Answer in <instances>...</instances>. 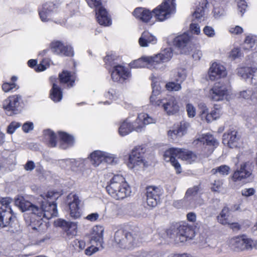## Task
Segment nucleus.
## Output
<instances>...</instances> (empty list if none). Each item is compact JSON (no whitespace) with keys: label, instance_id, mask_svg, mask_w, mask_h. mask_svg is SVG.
Returning a JSON list of instances; mask_svg holds the SVG:
<instances>
[{"label":"nucleus","instance_id":"obj_1","mask_svg":"<svg viewBox=\"0 0 257 257\" xmlns=\"http://www.w3.org/2000/svg\"><path fill=\"white\" fill-rule=\"evenodd\" d=\"M59 195L58 192L53 191L42 195L44 200L41 201L40 206L25 200L23 196H18L15 199V205L22 212L29 211L38 217L50 218L56 216L58 214L57 204L53 200H56Z\"/></svg>","mask_w":257,"mask_h":257},{"label":"nucleus","instance_id":"obj_2","mask_svg":"<svg viewBox=\"0 0 257 257\" xmlns=\"http://www.w3.org/2000/svg\"><path fill=\"white\" fill-rule=\"evenodd\" d=\"M175 0H164L162 4L154 10L153 12L142 8H136L133 12L134 16L144 22H148L154 15L157 19L163 21L168 19L170 14L175 12Z\"/></svg>","mask_w":257,"mask_h":257},{"label":"nucleus","instance_id":"obj_3","mask_svg":"<svg viewBox=\"0 0 257 257\" xmlns=\"http://www.w3.org/2000/svg\"><path fill=\"white\" fill-rule=\"evenodd\" d=\"M114 242L120 248L131 250L141 241V232L137 227L117 230L114 235Z\"/></svg>","mask_w":257,"mask_h":257},{"label":"nucleus","instance_id":"obj_4","mask_svg":"<svg viewBox=\"0 0 257 257\" xmlns=\"http://www.w3.org/2000/svg\"><path fill=\"white\" fill-rule=\"evenodd\" d=\"M107 193L116 200L125 198L131 193L130 187L121 175H116L106 187Z\"/></svg>","mask_w":257,"mask_h":257},{"label":"nucleus","instance_id":"obj_5","mask_svg":"<svg viewBox=\"0 0 257 257\" xmlns=\"http://www.w3.org/2000/svg\"><path fill=\"white\" fill-rule=\"evenodd\" d=\"M167 234L176 243L184 242L187 239H192L195 236V231L191 227L180 225L177 228L173 227L168 229Z\"/></svg>","mask_w":257,"mask_h":257},{"label":"nucleus","instance_id":"obj_6","mask_svg":"<svg viewBox=\"0 0 257 257\" xmlns=\"http://www.w3.org/2000/svg\"><path fill=\"white\" fill-rule=\"evenodd\" d=\"M158 103L154 106H162L168 115H173L177 113L179 106L175 97L169 96L167 98L157 99Z\"/></svg>","mask_w":257,"mask_h":257},{"label":"nucleus","instance_id":"obj_7","mask_svg":"<svg viewBox=\"0 0 257 257\" xmlns=\"http://www.w3.org/2000/svg\"><path fill=\"white\" fill-rule=\"evenodd\" d=\"M90 2L95 7V13L98 23L104 26L111 25V19L108 17L106 9L101 6V0H90Z\"/></svg>","mask_w":257,"mask_h":257},{"label":"nucleus","instance_id":"obj_8","mask_svg":"<svg viewBox=\"0 0 257 257\" xmlns=\"http://www.w3.org/2000/svg\"><path fill=\"white\" fill-rule=\"evenodd\" d=\"M173 44L179 49L181 54H187L192 49L191 37L186 33L176 37L174 39Z\"/></svg>","mask_w":257,"mask_h":257},{"label":"nucleus","instance_id":"obj_9","mask_svg":"<svg viewBox=\"0 0 257 257\" xmlns=\"http://www.w3.org/2000/svg\"><path fill=\"white\" fill-rule=\"evenodd\" d=\"M21 98V95H13L10 96L4 101L3 108L7 111L8 115L17 114L20 111L21 109L19 107L20 100Z\"/></svg>","mask_w":257,"mask_h":257},{"label":"nucleus","instance_id":"obj_10","mask_svg":"<svg viewBox=\"0 0 257 257\" xmlns=\"http://www.w3.org/2000/svg\"><path fill=\"white\" fill-rule=\"evenodd\" d=\"M227 89L226 85L222 80L214 83L209 91V97L214 101L222 100L226 95Z\"/></svg>","mask_w":257,"mask_h":257},{"label":"nucleus","instance_id":"obj_11","mask_svg":"<svg viewBox=\"0 0 257 257\" xmlns=\"http://www.w3.org/2000/svg\"><path fill=\"white\" fill-rule=\"evenodd\" d=\"M231 247L236 251L252 248L251 240L245 235L237 236L230 240Z\"/></svg>","mask_w":257,"mask_h":257},{"label":"nucleus","instance_id":"obj_12","mask_svg":"<svg viewBox=\"0 0 257 257\" xmlns=\"http://www.w3.org/2000/svg\"><path fill=\"white\" fill-rule=\"evenodd\" d=\"M56 226L61 227L68 238L75 236L77 232V222L67 221L63 219H58L55 221Z\"/></svg>","mask_w":257,"mask_h":257},{"label":"nucleus","instance_id":"obj_13","mask_svg":"<svg viewBox=\"0 0 257 257\" xmlns=\"http://www.w3.org/2000/svg\"><path fill=\"white\" fill-rule=\"evenodd\" d=\"M240 136L234 129H230L222 136V143L230 148H236L239 145Z\"/></svg>","mask_w":257,"mask_h":257},{"label":"nucleus","instance_id":"obj_14","mask_svg":"<svg viewBox=\"0 0 257 257\" xmlns=\"http://www.w3.org/2000/svg\"><path fill=\"white\" fill-rule=\"evenodd\" d=\"M160 189L155 186H149L146 188V202L147 205L151 208L156 207L160 202Z\"/></svg>","mask_w":257,"mask_h":257},{"label":"nucleus","instance_id":"obj_15","mask_svg":"<svg viewBox=\"0 0 257 257\" xmlns=\"http://www.w3.org/2000/svg\"><path fill=\"white\" fill-rule=\"evenodd\" d=\"M144 152L143 148H135L132 150L131 154L130 155L128 166L130 168H133L136 166H139L143 164L145 166L144 160L143 159Z\"/></svg>","mask_w":257,"mask_h":257},{"label":"nucleus","instance_id":"obj_16","mask_svg":"<svg viewBox=\"0 0 257 257\" xmlns=\"http://www.w3.org/2000/svg\"><path fill=\"white\" fill-rule=\"evenodd\" d=\"M257 70L256 68L246 67L239 68L237 71V74L244 79H247L250 78V82L251 83L255 84L256 86L252 93V96L253 97H257V82H254L253 76H254V73H255Z\"/></svg>","mask_w":257,"mask_h":257},{"label":"nucleus","instance_id":"obj_17","mask_svg":"<svg viewBox=\"0 0 257 257\" xmlns=\"http://www.w3.org/2000/svg\"><path fill=\"white\" fill-rule=\"evenodd\" d=\"M51 48L53 52L65 56L71 57L74 55L73 49L70 46H65L60 41L53 42L51 44Z\"/></svg>","mask_w":257,"mask_h":257},{"label":"nucleus","instance_id":"obj_18","mask_svg":"<svg viewBox=\"0 0 257 257\" xmlns=\"http://www.w3.org/2000/svg\"><path fill=\"white\" fill-rule=\"evenodd\" d=\"M226 75L225 67L219 64L214 63L208 71V76L211 80L223 77Z\"/></svg>","mask_w":257,"mask_h":257},{"label":"nucleus","instance_id":"obj_19","mask_svg":"<svg viewBox=\"0 0 257 257\" xmlns=\"http://www.w3.org/2000/svg\"><path fill=\"white\" fill-rule=\"evenodd\" d=\"M247 163H244L240 164L239 168L234 172L232 178L233 181H241L247 179L251 175V172L247 168Z\"/></svg>","mask_w":257,"mask_h":257},{"label":"nucleus","instance_id":"obj_20","mask_svg":"<svg viewBox=\"0 0 257 257\" xmlns=\"http://www.w3.org/2000/svg\"><path fill=\"white\" fill-rule=\"evenodd\" d=\"M137 121L131 123L126 119L120 125L119 128V133L121 136H125L133 131L137 132H141L143 130V126L141 125H137Z\"/></svg>","mask_w":257,"mask_h":257},{"label":"nucleus","instance_id":"obj_21","mask_svg":"<svg viewBox=\"0 0 257 257\" xmlns=\"http://www.w3.org/2000/svg\"><path fill=\"white\" fill-rule=\"evenodd\" d=\"M72 198V200L68 203L70 216L72 218L76 219L81 216L79 208L80 201L76 195H73Z\"/></svg>","mask_w":257,"mask_h":257},{"label":"nucleus","instance_id":"obj_22","mask_svg":"<svg viewBox=\"0 0 257 257\" xmlns=\"http://www.w3.org/2000/svg\"><path fill=\"white\" fill-rule=\"evenodd\" d=\"M178 151L175 148H172L167 150L164 154L165 159L167 158L169 159V161L171 162L173 166L174 167L177 174H179L182 172V169L180 164L179 163L176 158Z\"/></svg>","mask_w":257,"mask_h":257},{"label":"nucleus","instance_id":"obj_23","mask_svg":"<svg viewBox=\"0 0 257 257\" xmlns=\"http://www.w3.org/2000/svg\"><path fill=\"white\" fill-rule=\"evenodd\" d=\"M128 74L124 67L117 65L114 67L111 75L113 81L122 82L127 78Z\"/></svg>","mask_w":257,"mask_h":257},{"label":"nucleus","instance_id":"obj_24","mask_svg":"<svg viewBox=\"0 0 257 257\" xmlns=\"http://www.w3.org/2000/svg\"><path fill=\"white\" fill-rule=\"evenodd\" d=\"M201 191L202 188L200 184L190 187L187 190L184 198L188 200L194 201L196 204L201 205L203 203V200L197 201L198 195Z\"/></svg>","mask_w":257,"mask_h":257},{"label":"nucleus","instance_id":"obj_25","mask_svg":"<svg viewBox=\"0 0 257 257\" xmlns=\"http://www.w3.org/2000/svg\"><path fill=\"white\" fill-rule=\"evenodd\" d=\"M57 6L52 2L46 3L43 6L42 10L39 12V15L43 22H47L52 13L55 12Z\"/></svg>","mask_w":257,"mask_h":257},{"label":"nucleus","instance_id":"obj_26","mask_svg":"<svg viewBox=\"0 0 257 257\" xmlns=\"http://www.w3.org/2000/svg\"><path fill=\"white\" fill-rule=\"evenodd\" d=\"M103 231L104 228L102 226L98 225L94 226L90 238V242L96 243L97 245L99 244L102 246Z\"/></svg>","mask_w":257,"mask_h":257},{"label":"nucleus","instance_id":"obj_27","mask_svg":"<svg viewBox=\"0 0 257 257\" xmlns=\"http://www.w3.org/2000/svg\"><path fill=\"white\" fill-rule=\"evenodd\" d=\"M189 126V123L186 122H181L179 126L176 129L170 130L168 132V135L172 138L174 137L181 138L187 132V130Z\"/></svg>","mask_w":257,"mask_h":257},{"label":"nucleus","instance_id":"obj_28","mask_svg":"<svg viewBox=\"0 0 257 257\" xmlns=\"http://www.w3.org/2000/svg\"><path fill=\"white\" fill-rule=\"evenodd\" d=\"M141 47H147L149 44H154L157 42V39L148 31L144 32L139 40Z\"/></svg>","mask_w":257,"mask_h":257},{"label":"nucleus","instance_id":"obj_29","mask_svg":"<svg viewBox=\"0 0 257 257\" xmlns=\"http://www.w3.org/2000/svg\"><path fill=\"white\" fill-rule=\"evenodd\" d=\"M160 84V82L153 81L152 84L153 90L152 94L150 97V102L153 105H156L158 103L157 99L161 98L159 97V95L161 93V87Z\"/></svg>","mask_w":257,"mask_h":257},{"label":"nucleus","instance_id":"obj_30","mask_svg":"<svg viewBox=\"0 0 257 257\" xmlns=\"http://www.w3.org/2000/svg\"><path fill=\"white\" fill-rule=\"evenodd\" d=\"M7 228V231L16 233L20 229V225L16 217H10L9 220L6 221L4 228Z\"/></svg>","mask_w":257,"mask_h":257},{"label":"nucleus","instance_id":"obj_31","mask_svg":"<svg viewBox=\"0 0 257 257\" xmlns=\"http://www.w3.org/2000/svg\"><path fill=\"white\" fill-rule=\"evenodd\" d=\"M59 136L62 141L60 145V147L62 149H66L68 146H72L74 142V139L73 136L64 132H59Z\"/></svg>","mask_w":257,"mask_h":257},{"label":"nucleus","instance_id":"obj_32","mask_svg":"<svg viewBox=\"0 0 257 257\" xmlns=\"http://www.w3.org/2000/svg\"><path fill=\"white\" fill-rule=\"evenodd\" d=\"M62 95L61 88L56 83H53L50 92V97L51 99L55 102H59L62 99Z\"/></svg>","mask_w":257,"mask_h":257},{"label":"nucleus","instance_id":"obj_33","mask_svg":"<svg viewBox=\"0 0 257 257\" xmlns=\"http://www.w3.org/2000/svg\"><path fill=\"white\" fill-rule=\"evenodd\" d=\"M103 152L100 151H95L90 155V161L92 164L95 166H98L100 163L103 162Z\"/></svg>","mask_w":257,"mask_h":257},{"label":"nucleus","instance_id":"obj_34","mask_svg":"<svg viewBox=\"0 0 257 257\" xmlns=\"http://www.w3.org/2000/svg\"><path fill=\"white\" fill-rule=\"evenodd\" d=\"M175 149L178 151L177 154L178 158H181L185 160H194L196 158V156L191 151H185L182 149Z\"/></svg>","mask_w":257,"mask_h":257},{"label":"nucleus","instance_id":"obj_35","mask_svg":"<svg viewBox=\"0 0 257 257\" xmlns=\"http://www.w3.org/2000/svg\"><path fill=\"white\" fill-rule=\"evenodd\" d=\"M137 124L142 121L140 124L142 125L143 128L145 125L151 124L155 122V119L149 116L147 113H142L138 115V119L136 120Z\"/></svg>","mask_w":257,"mask_h":257},{"label":"nucleus","instance_id":"obj_36","mask_svg":"<svg viewBox=\"0 0 257 257\" xmlns=\"http://www.w3.org/2000/svg\"><path fill=\"white\" fill-rule=\"evenodd\" d=\"M198 140L203 143H205L208 146L216 147L218 145L217 141L211 135H206L205 137L198 139Z\"/></svg>","mask_w":257,"mask_h":257},{"label":"nucleus","instance_id":"obj_37","mask_svg":"<svg viewBox=\"0 0 257 257\" xmlns=\"http://www.w3.org/2000/svg\"><path fill=\"white\" fill-rule=\"evenodd\" d=\"M1 209L2 211L0 212V228H4L6 221L9 220L10 217H13L12 212L4 210L3 208Z\"/></svg>","mask_w":257,"mask_h":257},{"label":"nucleus","instance_id":"obj_38","mask_svg":"<svg viewBox=\"0 0 257 257\" xmlns=\"http://www.w3.org/2000/svg\"><path fill=\"white\" fill-rule=\"evenodd\" d=\"M44 134L46 137L49 139V146L51 147H54L56 146V136L55 134L49 130H45L44 131Z\"/></svg>","mask_w":257,"mask_h":257},{"label":"nucleus","instance_id":"obj_39","mask_svg":"<svg viewBox=\"0 0 257 257\" xmlns=\"http://www.w3.org/2000/svg\"><path fill=\"white\" fill-rule=\"evenodd\" d=\"M229 170V167L227 165H224L212 169L211 172L213 175L218 173L221 175H227L228 174Z\"/></svg>","mask_w":257,"mask_h":257},{"label":"nucleus","instance_id":"obj_40","mask_svg":"<svg viewBox=\"0 0 257 257\" xmlns=\"http://www.w3.org/2000/svg\"><path fill=\"white\" fill-rule=\"evenodd\" d=\"M146 57H142L141 58L135 60L130 64L131 68H139L145 67L148 64V61L146 60Z\"/></svg>","mask_w":257,"mask_h":257},{"label":"nucleus","instance_id":"obj_41","mask_svg":"<svg viewBox=\"0 0 257 257\" xmlns=\"http://www.w3.org/2000/svg\"><path fill=\"white\" fill-rule=\"evenodd\" d=\"M208 2L207 0H203L201 5H200V8H198V10H200V12H198V10H196L193 14V17L198 20L201 18L204 14V9L205 8H207Z\"/></svg>","mask_w":257,"mask_h":257},{"label":"nucleus","instance_id":"obj_42","mask_svg":"<svg viewBox=\"0 0 257 257\" xmlns=\"http://www.w3.org/2000/svg\"><path fill=\"white\" fill-rule=\"evenodd\" d=\"M13 202V199L11 197H3L0 198V203L3 207H5L4 210H8L12 212L10 204Z\"/></svg>","mask_w":257,"mask_h":257},{"label":"nucleus","instance_id":"obj_43","mask_svg":"<svg viewBox=\"0 0 257 257\" xmlns=\"http://www.w3.org/2000/svg\"><path fill=\"white\" fill-rule=\"evenodd\" d=\"M160 54L161 57L163 58V62H168L173 56L172 49L171 48H166Z\"/></svg>","mask_w":257,"mask_h":257},{"label":"nucleus","instance_id":"obj_44","mask_svg":"<svg viewBox=\"0 0 257 257\" xmlns=\"http://www.w3.org/2000/svg\"><path fill=\"white\" fill-rule=\"evenodd\" d=\"M162 57H161L160 53L156 55L153 57H146V60L148 61V64L154 65L155 63L159 64L160 63H163Z\"/></svg>","mask_w":257,"mask_h":257},{"label":"nucleus","instance_id":"obj_45","mask_svg":"<svg viewBox=\"0 0 257 257\" xmlns=\"http://www.w3.org/2000/svg\"><path fill=\"white\" fill-rule=\"evenodd\" d=\"M169 91H178L181 88V83L179 82H170L165 85Z\"/></svg>","mask_w":257,"mask_h":257},{"label":"nucleus","instance_id":"obj_46","mask_svg":"<svg viewBox=\"0 0 257 257\" xmlns=\"http://www.w3.org/2000/svg\"><path fill=\"white\" fill-rule=\"evenodd\" d=\"M59 78L61 83H66L70 80V73L68 71H63L59 74Z\"/></svg>","mask_w":257,"mask_h":257},{"label":"nucleus","instance_id":"obj_47","mask_svg":"<svg viewBox=\"0 0 257 257\" xmlns=\"http://www.w3.org/2000/svg\"><path fill=\"white\" fill-rule=\"evenodd\" d=\"M223 183L221 180H214L212 183L211 189L213 192H219V190L221 188Z\"/></svg>","mask_w":257,"mask_h":257},{"label":"nucleus","instance_id":"obj_48","mask_svg":"<svg viewBox=\"0 0 257 257\" xmlns=\"http://www.w3.org/2000/svg\"><path fill=\"white\" fill-rule=\"evenodd\" d=\"M186 110L190 117H193L196 114L195 108L193 106L192 104L188 103L186 105Z\"/></svg>","mask_w":257,"mask_h":257},{"label":"nucleus","instance_id":"obj_49","mask_svg":"<svg viewBox=\"0 0 257 257\" xmlns=\"http://www.w3.org/2000/svg\"><path fill=\"white\" fill-rule=\"evenodd\" d=\"M198 108L200 110L201 117L203 119L204 118V115L208 112V109L203 102H200L198 104Z\"/></svg>","mask_w":257,"mask_h":257},{"label":"nucleus","instance_id":"obj_50","mask_svg":"<svg viewBox=\"0 0 257 257\" xmlns=\"http://www.w3.org/2000/svg\"><path fill=\"white\" fill-rule=\"evenodd\" d=\"M255 193V190L253 188H245L241 190V194L243 196L249 197L253 195Z\"/></svg>","mask_w":257,"mask_h":257},{"label":"nucleus","instance_id":"obj_51","mask_svg":"<svg viewBox=\"0 0 257 257\" xmlns=\"http://www.w3.org/2000/svg\"><path fill=\"white\" fill-rule=\"evenodd\" d=\"M238 9L242 15L245 12V9L247 7L246 2L243 0H240L237 4Z\"/></svg>","mask_w":257,"mask_h":257},{"label":"nucleus","instance_id":"obj_52","mask_svg":"<svg viewBox=\"0 0 257 257\" xmlns=\"http://www.w3.org/2000/svg\"><path fill=\"white\" fill-rule=\"evenodd\" d=\"M16 86V83L14 82L4 83L2 85V89L5 92H8L15 88Z\"/></svg>","mask_w":257,"mask_h":257},{"label":"nucleus","instance_id":"obj_53","mask_svg":"<svg viewBox=\"0 0 257 257\" xmlns=\"http://www.w3.org/2000/svg\"><path fill=\"white\" fill-rule=\"evenodd\" d=\"M254 41L255 40L252 36H246L244 41V44L248 45V48H247L246 49L252 48L254 45Z\"/></svg>","mask_w":257,"mask_h":257},{"label":"nucleus","instance_id":"obj_54","mask_svg":"<svg viewBox=\"0 0 257 257\" xmlns=\"http://www.w3.org/2000/svg\"><path fill=\"white\" fill-rule=\"evenodd\" d=\"M23 130L25 133H28L30 131L33 130L34 128V125L33 122L27 121L24 123L22 126Z\"/></svg>","mask_w":257,"mask_h":257},{"label":"nucleus","instance_id":"obj_55","mask_svg":"<svg viewBox=\"0 0 257 257\" xmlns=\"http://www.w3.org/2000/svg\"><path fill=\"white\" fill-rule=\"evenodd\" d=\"M203 31L204 34L209 37H212L215 35L214 29L209 26H205Z\"/></svg>","mask_w":257,"mask_h":257},{"label":"nucleus","instance_id":"obj_56","mask_svg":"<svg viewBox=\"0 0 257 257\" xmlns=\"http://www.w3.org/2000/svg\"><path fill=\"white\" fill-rule=\"evenodd\" d=\"M190 29L192 33L198 35L200 33V27L197 24H191L190 26Z\"/></svg>","mask_w":257,"mask_h":257},{"label":"nucleus","instance_id":"obj_57","mask_svg":"<svg viewBox=\"0 0 257 257\" xmlns=\"http://www.w3.org/2000/svg\"><path fill=\"white\" fill-rule=\"evenodd\" d=\"M103 156L104 157L103 162L108 164H111L114 160L113 157L106 153L103 152Z\"/></svg>","mask_w":257,"mask_h":257},{"label":"nucleus","instance_id":"obj_58","mask_svg":"<svg viewBox=\"0 0 257 257\" xmlns=\"http://www.w3.org/2000/svg\"><path fill=\"white\" fill-rule=\"evenodd\" d=\"M98 250V247H94L93 246H89V247H87L85 250V253L86 255H91L93 253H94L96 252V251H97Z\"/></svg>","mask_w":257,"mask_h":257},{"label":"nucleus","instance_id":"obj_59","mask_svg":"<svg viewBox=\"0 0 257 257\" xmlns=\"http://www.w3.org/2000/svg\"><path fill=\"white\" fill-rule=\"evenodd\" d=\"M35 167L34 162L32 161H28L25 164L24 168L27 171H32Z\"/></svg>","mask_w":257,"mask_h":257},{"label":"nucleus","instance_id":"obj_60","mask_svg":"<svg viewBox=\"0 0 257 257\" xmlns=\"http://www.w3.org/2000/svg\"><path fill=\"white\" fill-rule=\"evenodd\" d=\"M74 245L76 247H78L80 250H82L85 246V242L83 240L76 239L74 241Z\"/></svg>","mask_w":257,"mask_h":257},{"label":"nucleus","instance_id":"obj_61","mask_svg":"<svg viewBox=\"0 0 257 257\" xmlns=\"http://www.w3.org/2000/svg\"><path fill=\"white\" fill-rule=\"evenodd\" d=\"M137 257H152V255L150 252L145 251H140L136 252Z\"/></svg>","mask_w":257,"mask_h":257},{"label":"nucleus","instance_id":"obj_62","mask_svg":"<svg viewBox=\"0 0 257 257\" xmlns=\"http://www.w3.org/2000/svg\"><path fill=\"white\" fill-rule=\"evenodd\" d=\"M230 32L236 35L239 34L243 32V29L241 27L237 26L234 28H231Z\"/></svg>","mask_w":257,"mask_h":257},{"label":"nucleus","instance_id":"obj_63","mask_svg":"<svg viewBox=\"0 0 257 257\" xmlns=\"http://www.w3.org/2000/svg\"><path fill=\"white\" fill-rule=\"evenodd\" d=\"M99 217V214L97 213H92L88 215L86 218L90 221H94L96 220Z\"/></svg>","mask_w":257,"mask_h":257},{"label":"nucleus","instance_id":"obj_64","mask_svg":"<svg viewBox=\"0 0 257 257\" xmlns=\"http://www.w3.org/2000/svg\"><path fill=\"white\" fill-rule=\"evenodd\" d=\"M230 210L228 207H224L220 213V215L223 217H228L229 215Z\"/></svg>","mask_w":257,"mask_h":257}]
</instances>
